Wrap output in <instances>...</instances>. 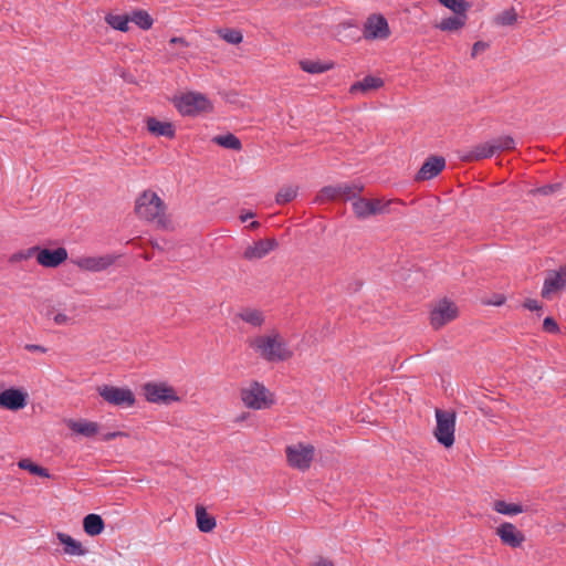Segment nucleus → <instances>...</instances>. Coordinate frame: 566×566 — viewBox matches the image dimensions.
I'll return each mask as SVG.
<instances>
[{
	"label": "nucleus",
	"mask_w": 566,
	"mask_h": 566,
	"mask_svg": "<svg viewBox=\"0 0 566 566\" xmlns=\"http://www.w3.org/2000/svg\"><path fill=\"white\" fill-rule=\"evenodd\" d=\"M167 206L153 190H144L135 201V213L142 220L155 223L157 228L170 230L171 221L168 218Z\"/></svg>",
	"instance_id": "f257e3e1"
},
{
	"label": "nucleus",
	"mask_w": 566,
	"mask_h": 566,
	"mask_svg": "<svg viewBox=\"0 0 566 566\" xmlns=\"http://www.w3.org/2000/svg\"><path fill=\"white\" fill-rule=\"evenodd\" d=\"M249 345L266 363L286 361L293 356V350L277 331L255 336Z\"/></svg>",
	"instance_id": "f03ea898"
},
{
	"label": "nucleus",
	"mask_w": 566,
	"mask_h": 566,
	"mask_svg": "<svg viewBox=\"0 0 566 566\" xmlns=\"http://www.w3.org/2000/svg\"><path fill=\"white\" fill-rule=\"evenodd\" d=\"M240 397L243 405L253 410H261L273 403L268 388L255 380L250 382L248 387L241 388Z\"/></svg>",
	"instance_id": "7ed1b4c3"
},
{
	"label": "nucleus",
	"mask_w": 566,
	"mask_h": 566,
	"mask_svg": "<svg viewBox=\"0 0 566 566\" xmlns=\"http://www.w3.org/2000/svg\"><path fill=\"white\" fill-rule=\"evenodd\" d=\"M436 439L446 448L452 447L454 443L455 413L452 411L436 409Z\"/></svg>",
	"instance_id": "20e7f679"
},
{
	"label": "nucleus",
	"mask_w": 566,
	"mask_h": 566,
	"mask_svg": "<svg viewBox=\"0 0 566 566\" xmlns=\"http://www.w3.org/2000/svg\"><path fill=\"white\" fill-rule=\"evenodd\" d=\"M285 453L290 467L306 471L314 459L315 448L312 444L297 443L286 447Z\"/></svg>",
	"instance_id": "39448f33"
},
{
	"label": "nucleus",
	"mask_w": 566,
	"mask_h": 566,
	"mask_svg": "<svg viewBox=\"0 0 566 566\" xmlns=\"http://www.w3.org/2000/svg\"><path fill=\"white\" fill-rule=\"evenodd\" d=\"M459 315L457 305L448 300H439L430 311V324L433 329H440L448 323L454 321Z\"/></svg>",
	"instance_id": "423d86ee"
},
{
	"label": "nucleus",
	"mask_w": 566,
	"mask_h": 566,
	"mask_svg": "<svg viewBox=\"0 0 566 566\" xmlns=\"http://www.w3.org/2000/svg\"><path fill=\"white\" fill-rule=\"evenodd\" d=\"M147 401L159 405H170L180 398L175 389L165 382H147L143 386Z\"/></svg>",
	"instance_id": "0eeeda50"
},
{
	"label": "nucleus",
	"mask_w": 566,
	"mask_h": 566,
	"mask_svg": "<svg viewBox=\"0 0 566 566\" xmlns=\"http://www.w3.org/2000/svg\"><path fill=\"white\" fill-rule=\"evenodd\" d=\"M175 106L182 115H195L211 108L209 99L200 93H186L175 101Z\"/></svg>",
	"instance_id": "6e6552de"
},
{
	"label": "nucleus",
	"mask_w": 566,
	"mask_h": 566,
	"mask_svg": "<svg viewBox=\"0 0 566 566\" xmlns=\"http://www.w3.org/2000/svg\"><path fill=\"white\" fill-rule=\"evenodd\" d=\"M97 392L109 405L132 407L135 403V396L129 388L103 385L97 387Z\"/></svg>",
	"instance_id": "1a4fd4ad"
},
{
	"label": "nucleus",
	"mask_w": 566,
	"mask_h": 566,
	"mask_svg": "<svg viewBox=\"0 0 566 566\" xmlns=\"http://www.w3.org/2000/svg\"><path fill=\"white\" fill-rule=\"evenodd\" d=\"M391 201L381 199L357 198L353 201V210L358 219H367L371 216L387 213Z\"/></svg>",
	"instance_id": "9d476101"
},
{
	"label": "nucleus",
	"mask_w": 566,
	"mask_h": 566,
	"mask_svg": "<svg viewBox=\"0 0 566 566\" xmlns=\"http://www.w3.org/2000/svg\"><path fill=\"white\" fill-rule=\"evenodd\" d=\"M366 40H386L390 35V29L386 18L381 14H371L367 18L364 30Z\"/></svg>",
	"instance_id": "9b49d317"
},
{
	"label": "nucleus",
	"mask_w": 566,
	"mask_h": 566,
	"mask_svg": "<svg viewBox=\"0 0 566 566\" xmlns=\"http://www.w3.org/2000/svg\"><path fill=\"white\" fill-rule=\"evenodd\" d=\"M566 287V264L562 265L558 270H551L547 272L544 280L543 289L541 292L542 297L551 298L553 294Z\"/></svg>",
	"instance_id": "f8f14e48"
},
{
	"label": "nucleus",
	"mask_w": 566,
	"mask_h": 566,
	"mask_svg": "<svg viewBox=\"0 0 566 566\" xmlns=\"http://www.w3.org/2000/svg\"><path fill=\"white\" fill-rule=\"evenodd\" d=\"M117 256L113 254H105L98 256H83L74 261V263L82 270L90 272H101L112 266Z\"/></svg>",
	"instance_id": "ddd939ff"
},
{
	"label": "nucleus",
	"mask_w": 566,
	"mask_h": 566,
	"mask_svg": "<svg viewBox=\"0 0 566 566\" xmlns=\"http://www.w3.org/2000/svg\"><path fill=\"white\" fill-rule=\"evenodd\" d=\"M28 394L21 389L9 388L0 394V407L8 410H19L27 406Z\"/></svg>",
	"instance_id": "4468645a"
},
{
	"label": "nucleus",
	"mask_w": 566,
	"mask_h": 566,
	"mask_svg": "<svg viewBox=\"0 0 566 566\" xmlns=\"http://www.w3.org/2000/svg\"><path fill=\"white\" fill-rule=\"evenodd\" d=\"M495 533L504 545H507L512 548L520 547L525 541L524 534L518 531L513 523L510 522L502 523L496 528Z\"/></svg>",
	"instance_id": "2eb2a0df"
},
{
	"label": "nucleus",
	"mask_w": 566,
	"mask_h": 566,
	"mask_svg": "<svg viewBox=\"0 0 566 566\" xmlns=\"http://www.w3.org/2000/svg\"><path fill=\"white\" fill-rule=\"evenodd\" d=\"M36 261L45 268H56L67 259V251L64 248L55 250L40 249L35 251Z\"/></svg>",
	"instance_id": "dca6fc26"
},
{
	"label": "nucleus",
	"mask_w": 566,
	"mask_h": 566,
	"mask_svg": "<svg viewBox=\"0 0 566 566\" xmlns=\"http://www.w3.org/2000/svg\"><path fill=\"white\" fill-rule=\"evenodd\" d=\"M446 167V160L440 156L429 157L416 175V180H430L438 176Z\"/></svg>",
	"instance_id": "f3484780"
},
{
	"label": "nucleus",
	"mask_w": 566,
	"mask_h": 566,
	"mask_svg": "<svg viewBox=\"0 0 566 566\" xmlns=\"http://www.w3.org/2000/svg\"><path fill=\"white\" fill-rule=\"evenodd\" d=\"M277 245L279 243L274 238L259 240L244 250L243 258L249 261L262 259L277 248Z\"/></svg>",
	"instance_id": "a211bd4d"
},
{
	"label": "nucleus",
	"mask_w": 566,
	"mask_h": 566,
	"mask_svg": "<svg viewBox=\"0 0 566 566\" xmlns=\"http://www.w3.org/2000/svg\"><path fill=\"white\" fill-rule=\"evenodd\" d=\"M56 538L64 545L63 553L69 556H83L87 553V549L83 547L82 543L73 538L71 535L57 532Z\"/></svg>",
	"instance_id": "6ab92c4d"
},
{
	"label": "nucleus",
	"mask_w": 566,
	"mask_h": 566,
	"mask_svg": "<svg viewBox=\"0 0 566 566\" xmlns=\"http://www.w3.org/2000/svg\"><path fill=\"white\" fill-rule=\"evenodd\" d=\"M146 126H147V130L156 137H159V136H164L167 138L175 137V128L170 122H160L155 117H148L146 119Z\"/></svg>",
	"instance_id": "aec40b11"
},
{
	"label": "nucleus",
	"mask_w": 566,
	"mask_h": 566,
	"mask_svg": "<svg viewBox=\"0 0 566 566\" xmlns=\"http://www.w3.org/2000/svg\"><path fill=\"white\" fill-rule=\"evenodd\" d=\"M384 85V81L380 77L367 75L361 81H357L352 84L349 92L352 94L357 93H367L369 91H375L380 88Z\"/></svg>",
	"instance_id": "412c9836"
},
{
	"label": "nucleus",
	"mask_w": 566,
	"mask_h": 566,
	"mask_svg": "<svg viewBox=\"0 0 566 566\" xmlns=\"http://www.w3.org/2000/svg\"><path fill=\"white\" fill-rule=\"evenodd\" d=\"M66 424L69 429H71L73 432L82 434L87 438L93 437L98 432V424L93 421L69 420Z\"/></svg>",
	"instance_id": "4be33fe9"
},
{
	"label": "nucleus",
	"mask_w": 566,
	"mask_h": 566,
	"mask_svg": "<svg viewBox=\"0 0 566 566\" xmlns=\"http://www.w3.org/2000/svg\"><path fill=\"white\" fill-rule=\"evenodd\" d=\"M493 510L499 514L513 516L530 511V506L517 503H507L503 500H497L493 503Z\"/></svg>",
	"instance_id": "5701e85b"
},
{
	"label": "nucleus",
	"mask_w": 566,
	"mask_h": 566,
	"mask_svg": "<svg viewBox=\"0 0 566 566\" xmlns=\"http://www.w3.org/2000/svg\"><path fill=\"white\" fill-rule=\"evenodd\" d=\"M105 523L101 515L91 513L83 520L84 532L90 536H97L104 531Z\"/></svg>",
	"instance_id": "b1692460"
},
{
	"label": "nucleus",
	"mask_w": 566,
	"mask_h": 566,
	"mask_svg": "<svg viewBox=\"0 0 566 566\" xmlns=\"http://www.w3.org/2000/svg\"><path fill=\"white\" fill-rule=\"evenodd\" d=\"M237 317L253 327H261L265 321L263 313L260 310L244 307L238 314Z\"/></svg>",
	"instance_id": "393cba45"
},
{
	"label": "nucleus",
	"mask_w": 566,
	"mask_h": 566,
	"mask_svg": "<svg viewBox=\"0 0 566 566\" xmlns=\"http://www.w3.org/2000/svg\"><path fill=\"white\" fill-rule=\"evenodd\" d=\"M196 518L197 526L202 533L211 532L217 525L216 518L209 515L206 509L201 505L196 506Z\"/></svg>",
	"instance_id": "a878e982"
},
{
	"label": "nucleus",
	"mask_w": 566,
	"mask_h": 566,
	"mask_svg": "<svg viewBox=\"0 0 566 566\" xmlns=\"http://www.w3.org/2000/svg\"><path fill=\"white\" fill-rule=\"evenodd\" d=\"M467 20V13L455 14L453 17L442 19L441 22L437 25V28L440 29L441 31H458L465 25Z\"/></svg>",
	"instance_id": "bb28decb"
},
{
	"label": "nucleus",
	"mask_w": 566,
	"mask_h": 566,
	"mask_svg": "<svg viewBox=\"0 0 566 566\" xmlns=\"http://www.w3.org/2000/svg\"><path fill=\"white\" fill-rule=\"evenodd\" d=\"M495 154V149L491 140L475 145L467 156L469 160H481L490 158Z\"/></svg>",
	"instance_id": "cd10ccee"
},
{
	"label": "nucleus",
	"mask_w": 566,
	"mask_h": 566,
	"mask_svg": "<svg viewBox=\"0 0 566 566\" xmlns=\"http://www.w3.org/2000/svg\"><path fill=\"white\" fill-rule=\"evenodd\" d=\"M301 69L310 74H321L333 67L332 63H322L319 61L304 60L300 62Z\"/></svg>",
	"instance_id": "c85d7f7f"
},
{
	"label": "nucleus",
	"mask_w": 566,
	"mask_h": 566,
	"mask_svg": "<svg viewBox=\"0 0 566 566\" xmlns=\"http://www.w3.org/2000/svg\"><path fill=\"white\" fill-rule=\"evenodd\" d=\"M212 142L228 149L240 150L242 148L241 140L231 133L216 136Z\"/></svg>",
	"instance_id": "c756f323"
},
{
	"label": "nucleus",
	"mask_w": 566,
	"mask_h": 566,
	"mask_svg": "<svg viewBox=\"0 0 566 566\" xmlns=\"http://www.w3.org/2000/svg\"><path fill=\"white\" fill-rule=\"evenodd\" d=\"M105 21L113 29L122 31V32H126L129 29L128 23L130 21V17H128L126 14L109 13L105 17Z\"/></svg>",
	"instance_id": "7c9ffc66"
},
{
	"label": "nucleus",
	"mask_w": 566,
	"mask_h": 566,
	"mask_svg": "<svg viewBox=\"0 0 566 566\" xmlns=\"http://www.w3.org/2000/svg\"><path fill=\"white\" fill-rule=\"evenodd\" d=\"M338 190L340 191V198H344L346 200L350 199H357L358 196L364 190V186L361 184H340L338 185Z\"/></svg>",
	"instance_id": "2f4dec72"
},
{
	"label": "nucleus",
	"mask_w": 566,
	"mask_h": 566,
	"mask_svg": "<svg viewBox=\"0 0 566 566\" xmlns=\"http://www.w3.org/2000/svg\"><path fill=\"white\" fill-rule=\"evenodd\" d=\"M130 21H133L137 27H139L143 30L150 29L154 23L153 18L145 10L133 11V13L130 15Z\"/></svg>",
	"instance_id": "473e14b6"
},
{
	"label": "nucleus",
	"mask_w": 566,
	"mask_h": 566,
	"mask_svg": "<svg viewBox=\"0 0 566 566\" xmlns=\"http://www.w3.org/2000/svg\"><path fill=\"white\" fill-rule=\"evenodd\" d=\"M18 467L20 469H22V470L29 471L30 473H32L34 475H39V476H42V478H50V473H49V471L45 468H42V467L33 463L29 459L20 460L18 462Z\"/></svg>",
	"instance_id": "72a5a7b5"
},
{
	"label": "nucleus",
	"mask_w": 566,
	"mask_h": 566,
	"mask_svg": "<svg viewBox=\"0 0 566 566\" xmlns=\"http://www.w3.org/2000/svg\"><path fill=\"white\" fill-rule=\"evenodd\" d=\"M516 21L517 13L514 8L504 10L494 18L495 24L503 27L513 25Z\"/></svg>",
	"instance_id": "f704fd0d"
},
{
	"label": "nucleus",
	"mask_w": 566,
	"mask_h": 566,
	"mask_svg": "<svg viewBox=\"0 0 566 566\" xmlns=\"http://www.w3.org/2000/svg\"><path fill=\"white\" fill-rule=\"evenodd\" d=\"M495 153L509 151L515 148V140L511 136H500L491 140Z\"/></svg>",
	"instance_id": "c9c22d12"
},
{
	"label": "nucleus",
	"mask_w": 566,
	"mask_h": 566,
	"mask_svg": "<svg viewBox=\"0 0 566 566\" xmlns=\"http://www.w3.org/2000/svg\"><path fill=\"white\" fill-rule=\"evenodd\" d=\"M439 3L452 10L455 14L467 13L469 4L464 0H438Z\"/></svg>",
	"instance_id": "e433bc0d"
},
{
	"label": "nucleus",
	"mask_w": 566,
	"mask_h": 566,
	"mask_svg": "<svg viewBox=\"0 0 566 566\" xmlns=\"http://www.w3.org/2000/svg\"><path fill=\"white\" fill-rule=\"evenodd\" d=\"M297 195V189L293 187H283L280 189V191L276 193V202L279 205H284L290 201H292Z\"/></svg>",
	"instance_id": "4c0bfd02"
},
{
	"label": "nucleus",
	"mask_w": 566,
	"mask_h": 566,
	"mask_svg": "<svg viewBox=\"0 0 566 566\" xmlns=\"http://www.w3.org/2000/svg\"><path fill=\"white\" fill-rule=\"evenodd\" d=\"M220 36L230 44H239L242 42V33L235 29H223L219 31Z\"/></svg>",
	"instance_id": "58836bf2"
},
{
	"label": "nucleus",
	"mask_w": 566,
	"mask_h": 566,
	"mask_svg": "<svg viewBox=\"0 0 566 566\" xmlns=\"http://www.w3.org/2000/svg\"><path fill=\"white\" fill-rule=\"evenodd\" d=\"M340 198V191L337 186H326L321 189L318 199L319 200H335Z\"/></svg>",
	"instance_id": "ea45409f"
},
{
	"label": "nucleus",
	"mask_w": 566,
	"mask_h": 566,
	"mask_svg": "<svg viewBox=\"0 0 566 566\" xmlns=\"http://www.w3.org/2000/svg\"><path fill=\"white\" fill-rule=\"evenodd\" d=\"M35 251H36V248H30V249L24 250V251H19L17 253H13L10 256L9 261L11 263H15V262H20L22 260H27V259L33 256L35 254Z\"/></svg>",
	"instance_id": "a19ab883"
},
{
	"label": "nucleus",
	"mask_w": 566,
	"mask_h": 566,
	"mask_svg": "<svg viewBox=\"0 0 566 566\" xmlns=\"http://www.w3.org/2000/svg\"><path fill=\"white\" fill-rule=\"evenodd\" d=\"M543 329L551 334H556L559 332L558 324L553 317H546L543 322Z\"/></svg>",
	"instance_id": "79ce46f5"
},
{
	"label": "nucleus",
	"mask_w": 566,
	"mask_h": 566,
	"mask_svg": "<svg viewBox=\"0 0 566 566\" xmlns=\"http://www.w3.org/2000/svg\"><path fill=\"white\" fill-rule=\"evenodd\" d=\"M559 188H560L559 184L545 185L543 187H539V188L535 189L534 193H538V195H543V196H548V195H552L555 191H557Z\"/></svg>",
	"instance_id": "37998d69"
},
{
	"label": "nucleus",
	"mask_w": 566,
	"mask_h": 566,
	"mask_svg": "<svg viewBox=\"0 0 566 566\" xmlns=\"http://www.w3.org/2000/svg\"><path fill=\"white\" fill-rule=\"evenodd\" d=\"M489 48V43L484 41H476L471 51V57H476L479 53L484 52Z\"/></svg>",
	"instance_id": "c03bdc74"
},
{
	"label": "nucleus",
	"mask_w": 566,
	"mask_h": 566,
	"mask_svg": "<svg viewBox=\"0 0 566 566\" xmlns=\"http://www.w3.org/2000/svg\"><path fill=\"white\" fill-rule=\"evenodd\" d=\"M523 307L528 311H541L542 310V305L539 304V302L536 300H533V298L525 300V302L523 303Z\"/></svg>",
	"instance_id": "a18cd8bd"
},
{
	"label": "nucleus",
	"mask_w": 566,
	"mask_h": 566,
	"mask_svg": "<svg viewBox=\"0 0 566 566\" xmlns=\"http://www.w3.org/2000/svg\"><path fill=\"white\" fill-rule=\"evenodd\" d=\"M53 319H54V323L57 325H67L72 321L71 317H69L67 315H65L63 313H57Z\"/></svg>",
	"instance_id": "49530a36"
},
{
	"label": "nucleus",
	"mask_w": 566,
	"mask_h": 566,
	"mask_svg": "<svg viewBox=\"0 0 566 566\" xmlns=\"http://www.w3.org/2000/svg\"><path fill=\"white\" fill-rule=\"evenodd\" d=\"M24 349L28 352H36L41 354H45L48 352V348L42 345H35V344H27L24 346Z\"/></svg>",
	"instance_id": "de8ad7c7"
},
{
	"label": "nucleus",
	"mask_w": 566,
	"mask_h": 566,
	"mask_svg": "<svg viewBox=\"0 0 566 566\" xmlns=\"http://www.w3.org/2000/svg\"><path fill=\"white\" fill-rule=\"evenodd\" d=\"M169 45H179V46H182V48H187L189 46V43L186 41L185 38H181V36H174L169 40Z\"/></svg>",
	"instance_id": "09e8293b"
},
{
	"label": "nucleus",
	"mask_w": 566,
	"mask_h": 566,
	"mask_svg": "<svg viewBox=\"0 0 566 566\" xmlns=\"http://www.w3.org/2000/svg\"><path fill=\"white\" fill-rule=\"evenodd\" d=\"M504 302H505V297L502 295H497L493 300L489 301L488 304L500 306V305L504 304Z\"/></svg>",
	"instance_id": "8fccbe9b"
},
{
	"label": "nucleus",
	"mask_w": 566,
	"mask_h": 566,
	"mask_svg": "<svg viewBox=\"0 0 566 566\" xmlns=\"http://www.w3.org/2000/svg\"><path fill=\"white\" fill-rule=\"evenodd\" d=\"M123 434H124V433H123V432H120V431L108 432V433H106V434H104V436H103V440H105V441H109V440L115 439V438H117V437H119V436H123Z\"/></svg>",
	"instance_id": "3c124183"
},
{
	"label": "nucleus",
	"mask_w": 566,
	"mask_h": 566,
	"mask_svg": "<svg viewBox=\"0 0 566 566\" xmlns=\"http://www.w3.org/2000/svg\"><path fill=\"white\" fill-rule=\"evenodd\" d=\"M313 566H334V564L333 562L321 557Z\"/></svg>",
	"instance_id": "603ef678"
},
{
	"label": "nucleus",
	"mask_w": 566,
	"mask_h": 566,
	"mask_svg": "<svg viewBox=\"0 0 566 566\" xmlns=\"http://www.w3.org/2000/svg\"><path fill=\"white\" fill-rule=\"evenodd\" d=\"M254 217V213L253 212H247L245 214H241L240 216V220L242 222H245L248 221L250 218H253Z\"/></svg>",
	"instance_id": "864d4df0"
},
{
	"label": "nucleus",
	"mask_w": 566,
	"mask_h": 566,
	"mask_svg": "<svg viewBox=\"0 0 566 566\" xmlns=\"http://www.w3.org/2000/svg\"><path fill=\"white\" fill-rule=\"evenodd\" d=\"M172 54H174L175 56H177V57H184V59H186V57H187V54H186V52H184V51L174 52Z\"/></svg>",
	"instance_id": "5fc2aeb1"
},
{
	"label": "nucleus",
	"mask_w": 566,
	"mask_h": 566,
	"mask_svg": "<svg viewBox=\"0 0 566 566\" xmlns=\"http://www.w3.org/2000/svg\"><path fill=\"white\" fill-rule=\"evenodd\" d=\"M260 227V223L258 221H252L250 224H249V228L250 229H256Z\"/></svg>",
	"instance_id": "6e6d98bb"
}]
</instances>
